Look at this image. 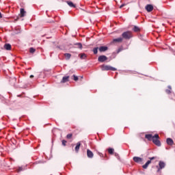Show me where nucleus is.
I'll use <instances>...</instances> for the list:
<instances>
[{
    "mask_svg": "<svg viewBox=\"0 0 175 175\" xmlns=\"http://www.w3.org/2000/svg\"><path fill=\"white\" fill-rule=\"evenodd\" d=\"M35 51H36V49H33V47L29 49V53H31V54H33Z\"/></svg>",
    "mask_w": 175,
    "mask_h": 175,
    "instance_id": "23",
    "label": "nucleus"
},
{
    "mask_svg": "<svg viewBox=\"0 0 175 175\" xmlns=\"http://www.w3.org/2000/svg\"><path fill=\"white\" fill-rule=\"evenodd\" d=\"M62 146H66V143H67V142H66V140H65V139H63L62 141Z\"/></svg>",
    "mask_w": 175,
    "mask_h": 175,
    "instance_id": "26",
    "label": "nucleus"
},
{
    "mask_svg": "<svg viewBox=\"0 0 175 175\" xmlns=\"http://www.w3.org/2000/svg\"><path fill=\"white\" fill-rule=\"evenodd\" d=\"M18 98H21V94L17 96Z\"/></svg>",
    "mask_w": 175,
    "mask_h": 175,
    "instance_id": "33",
    "label": "nucleus"
},
{
    "mask_svg": "<svg viewBox=\"0 0 175 175\" xmlns=\"http://www.w3.org/2000/svg\"><path fill=\"white\" fill-rule=\"evenodd\" d=\"M122 36L123 39L129 40L131 38H133V35L132 34V31H128L122 33Z\"/></svg>",
    "mask_w": 175,
    "mask_h": 175,
    "instance_id": "1",
    "label": "nucleus"
},
{
    "mask_svg": "<svg viewBox=\"0 0 175 175\" xmlns=\"http://www.w3.org/2000/svg\"><path fill=\"white\" fill-rule=\"evenodd\" d=\"M154 144L158 146L159 147L161 146V142L159 141V135L156 134L153 137V139H152Z\"/></svg>",
    "mask_w": 175,
    "mask_h": 175,
    "instance_id": "2",
    "label": "nucleus"
},
{
    "mask_svg": "<svg viewBox=\"0 0 175 175\" xmlns=\"http://www.w3.org/2000/svg\"><path fill=\"white\" fill-rule=\"evenodd\" d=\"M100 68L101 70H113V72H115V70H117V68L108 65H102L100 66Z\"/></svg>",
    "mask_w": 175,
    "mask_h": 175,
    "instance_id": "3",
    "label": "nucleus"
},
{
    "mask_svg": "<svg viewBox=\"0 0 175 175\" xmlns=\"http://www.w3.org/2000/svg\"><path fill=\"white\" fill-rule=\"evenodd\" d=\"M124 39L122 38H115L113 40V43H122Z\"/></svg>",
    "mask_w": 175,
    "mask_h": 175,
    "instance_id": "8",
    "label": "nucleus"
},
{
    "mask_svg": "<svg viewBox=\"0 0 175 175\" xmlns=\"http://www.w3.org/2000/svg\"><path fill=\"white\" fill-rule=\"evenodd\" d=\"M165 166H166V164L163 161H159V166H157V172H159L162 169L165 168Z\"/></svg>",
    "mask_w": 175,
    "mask_h": 175,
    "instance_id": "4",
    "label": "nucleus"
},
{
    "mask_svg": "<svg viewBox=\"0 0 175 175\" xmlns=\"http://www.w3.org/2000/svg\"><path fill=\"white\" fill-rule=\"evenodd\" d=\"M98 154L99 157H100L101 158H103V153L98 152Z\"/></svg>",
    "mask_w": 175,
    "mask_h": 175,
    "instance_id": "29",
    "label": "nucleus"
},
{
    "mask_svg": "<svg viewBox=\"0 0 175 175\" xmlns=\"http://www.w3.org/2000/svg\"><path fill=\"white\" fill-rule=\"evenodd\" d=\"M146 9L147 10V12H152V10H154V7L152 6V5H147L146 6Z\"/></svg>",
    "mask_w": 175,
    "mask_h": 175,
    "instance_id": "10",
    "label": "nucleus"
},
{
    "mask_svg": "<svg viewBox=\"0 0 175 175\" xmlns=\"http://www.w3.org/2000/svg\"><path fill=\"white\" fill-rule=\"evenodd\" d=\"M99 48H98V47H96V48H94L93 49V52H94V54H98V49Z\"/></svg>",
    "mask_w": 175,
    "mask_h": 175,
    "instance_id": "25",
    "label": "nucleus"
},
{
    "mask_svg": "<svg viewBox=\"0 0 175 175\" xmlns=\"http://www.w3.org/2000/svg\"><path fill=\"white\" fill-rule=\"evenodd\" d=\"M77 46H78L79 49H82L83 47V45L81 44V43L77 44Z\"/></svg>",
    "mask_w": 175,
    "mask_h": 175,
    "instance_id": "28",
    "label": "nucleus"
},
{
    "mask_svg": "<svg viewBox=\"0 0 175 175\" xmlns=\"http://www.w3.org/2000/svg\"><path fill=\"white\" fill-rule=\"evenodd\" d=\"M30 79H33V75H30Z\"/></svg>",
    "mask_w": 175,
    "mask_h": 175,
    "instance_id": "31",
    "label": "nucleus"
},
{
    "mask_svg": "<svg viewBox=\"0 0 175 175\" xmlns=\"http://www.w3.org/2000/svg\"><path fill=\"white\" fill-rule=\"evenodd\" d=\"M4 49L5 50H11L12 49V45H10V44H5L4 45Z\"/></svg>",
    "mask_w": 175,
    "mask_h": 175,
    "instance_id": "19",
    "label": "nucleus"
},
{
    "mask_svg": "<svg viewBox=\"0 0 175 175\" xmlns=\"http://www.w3.org/2000/svg\"><path fill=\"white\" fill-rule=\"evenodd\" d=\"M133 159L134 162H136V163L143 162V159H142L139 157H134Z\"/></svg>",
    "mask_w": 175,
    "mask_h": 175,
    "instance_id": "7",
    "label": "nucleus"
},
{
    "mask_svg": "<svg viewBox=\"0 0 175 175\" xmlns=\"http://www.w3.org/2000/svg\"><path fill=\"white\" fill-rule=\"evenodd\" d=\"M27 12H25V10H24V8H21V14H20V17H24L25 16V14Z\"/></svg>",
    "mask_w": 175,
    "mask_h": 175,
    "instance_id": "15",
    "label": "nucleus"
},
{
    "mask_svg": "<svg viewBox=\"0 0 175 175\" xmlns=\"http://www.w3.org/2000/svg\"><path fill=\"white\" fill-rule=\"evenodd\" d=\"M64 57H66V59H70L72 55H70V53H65Z\"/></svg>",
    "mask_w": 175,
    "mask_h": 175,
    "instance_id": "21",
    "label": "nucleus"
},
{
    "mask_svg": "<svg viewBox=\"0 0 175 175\" xmlns=\"http://www.w3.org/2000/svg\"><path fill=\"white\" fill-rule=\"evenodd\" d=\"M87 155L88 158H94V152H92L90 149L87 150Z\"/></svg>",
    "mask_w": 175,
    "mask_h": 175,
    "instance_id": "9",
    "label": "nucleus"
},
{
    "mask_svg": "<svg viewBox=\"0 0 175 175\" xmlns=\"http://www.w3.org/2000/svg\"><path fill=\"white\" fill-rule=\"evenodd\" d=\"M98 62H105V61H107V57L105 55H100L98 58Z\"/></svg>",
    "mask_w": 175,
    "mask_h": 175,
    "instance_id": "6",
    "label": "nucleus"
},
{
    "mask_svg": "<svg viewBox=\"0 0 175 175\" xmlns=\"http://www.w3.org/2000/svg\"><path fill=\"white\" fill-rule=\"evenodd\" d=\"M68 81H69V76L67 77H63L61 83H68Z\"/></svg>",
    "mask_w": 175,
    "mask_h": 175,
    "instance_id": "14",
    "label": "nucleus"
},
{
    "mask_svg": "<svg viewBox=\"0 0 175 175\" xmlns=\"http://www.w3.org/2000/svg\"><path fill=\"white\" fill-rule=\"evenodd\" d=\"M72 137H73V134L72 133H69L66 135V139H72Z\"/></svg>",
    "mask_w": 175,
    "mask_h": 175,
    "instance_id": "24",
    "label": "nucleus"
},
{
    "mask_svg": "<svg viewBox=\"0 0 175 175\" xmlns=\"http://www.w3.org/2000/svg\"><path fill=\"white\" fill-rule=\"evenodd\" d=\"M166 142L168 146H173L174 144V142L171 138H167Z\"/></svg>",
    "mask_w": 175,
    "mask_h": 175,
    "instance_id": "13",
    "label": "nucleus"
},
{
    "mask_svg": "<svg viewBox=\"0 0 175 175\" xmlns=\"http://www.w3.org/2000/svg\"><path fill=\"white\" fill-rule=\"evenodd\" d=\"M72 77H74L75 81H77V80H79V77H77L76 75L72 76Z\"/></svg>",
    "mask_w": 175,
    "mask_h": 175,
    "instance_id": "27",
    "label": "nucleus"
},
{
    "mask_svg": "<svg viewBox=\"0 0 175 175\" xmlns=\"http://www.w3.org/2000/svg\"><path fill=\"white\" fill-rule=\"evenodd\" d=\"M145 138L147 139V140H148L149 142H151V140L154 139V136H152V135L151 134H146L145 135Z\"/></svg>",
    "mask_w": 175,
    "mask_h": 175,
    "instance_id": "11",
    "label": "nucleus"
},
{
    "mask_svg": "<svg viewBox=\"0 0 175 175\" xmlns=\"http://www.w3.org/2000/svg\"><path fill=\"white\" fill-rule=\"evenodd\" d=\"M66 3L70 6V8H76V5L73 3L72 1H66Z\"/></svg>",
    "mask_w": 175,
    "mask_h": 175,
    "instance_id": "16",
    "label": "nucleus"
},
{
    "mask_svg": "<svg viewBox=\"0 0 175 175\" xmlns=\"http://www.w3.org/2000/svg\"><path fill=\"white\" fill-rule=\"evenodd\" d=\"M107 151L110 155H113V154H114V148H108Z\"/></svg>",
    "mask_w": 175,
    "mask_h": 175,
    "instance_id": "20",
    "label": "nucleus"
},
{
    "mask_svg": "<svg viewBox=\"0 0 175 175\" xmlns=\"http://www.w3.org/2000/svg\"><path fill=\"white\" fill-rule=\"evenodd\" d=\"M81 146V143H80V142H78L77 144V146H76V147H75V151H76V152H79V150H80V146Z\"/></svg>",
    "mask_w": 175,
    "mask_h": 175,
    "instance_id": "18",
    "label": "nucleus"
},
{
    "mask_svg": "<svg viewBox=\"0 0 175 175\" xmlns=\"http://www.w3.org/2000/svg\"><path fill=\"white\" fill-rule=\"evenodd\" d=\"M133 31L134 32H139V31H140V28H139L137 26H135L133 27Z\"/></svg>",
    "mask_w": 175,
    "mask_h": 175,
    "instance_id": "22",
    "label": "nucleus"
},
{
    "mask_svg": "<svg viewBox=\"0 0 175 175\" xmlns=\"http://www.w3.org/2000/svg\"><path fill=\"white\" fill-rule=\"evenodd\" d=\"M109 48L107 46H100L98 50L100 53H103L105 51H107Z\"/></svg>",
    "mask_w": 175,
    "mask_h": 175,
    "instance_id": "12",
    "label": "nucleus"
},
{
    "mask_svg": "<svg viewBox=\"0 0 175 175\" xmlns=\"http://www.w3.org/2000/svg\"><path fill=\"white\" fill-rule=\"evenodd\" d=\"M125 6V4H122L120 6V9H122L123 7Z\"/></svg>",
    "mask_w": 175,
    "mask_h": 175,
    "instance_id": "30",
    "label": "nucleus"
},
{
    "mask_svg": "<svg viewBox=\"0 0 175 175\" xmlns=\"http://www.w3.org/2000/svg\"><path fill=\"white\" fill-rule=\"evenodd\" d=\"M0 18H2V14L0 12Z\"/></svg>",
    "mask_w": 175,
    "mask_h": 175,
    "instance_id": "32",
    "label": "nucleus"
},
{
    "mask_svg": "<svg viewBox=\"0 0 175 175\" xmlns=\"http://www.w3.org/2000/svg\"><path fill=\"white\" fill-rule=\"evenodd\" d=\"M149 161H148L143 166V169H147V167H148V165H150V163H151V161H154V159H157V157H150L149 158Z\"/></svg>",
    "mask_w": 175,
    "mask_h": 175,
    "instance_id": "5",
    "label": "nucleus"
},
{
    "mask_svg": "<svg viewBox=\"0 0 175 175\" xmlns=\"http://www.w3.org/2000/svg\"><path fill=\"white\" fill-rule=\"evenodd\" d=\"M79 57L81 58V59H85V58H87V55L85 53H80Z\"/></svg>",
    "mask_w": 175,
    "mask_h": 175,
    "instance_id": "17",
    "label": "nucleus"
}]
</instances>
